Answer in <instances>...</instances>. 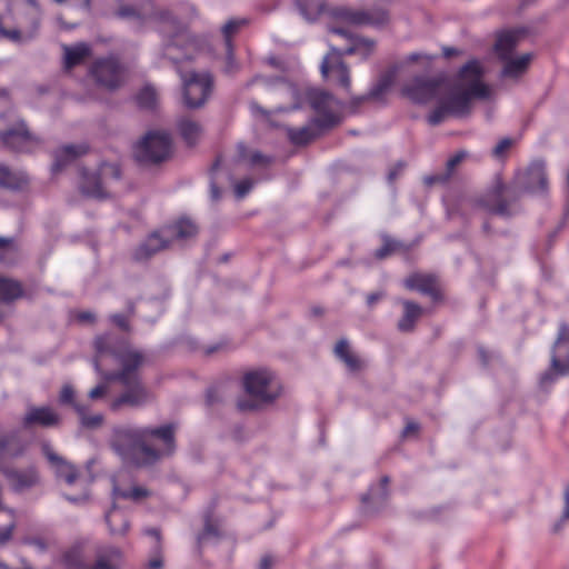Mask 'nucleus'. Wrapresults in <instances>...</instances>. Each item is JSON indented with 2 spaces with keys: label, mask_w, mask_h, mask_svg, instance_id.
Returning a JSON list of instances; mask_svg holds the SVG:
<instances>
[{
  "label": "nucleus",
  "mask_w": 569,
  "mask_h": 569,
  "mask_svg": "<svg viewBox=\"0 0 569 569\" xmlns=\"http://www.w3.org/2000/svg\"><path fill=\"white\" fill-rule=\"evenodd\" d=\"M389 481V477L383 476L379 485L370 486L368 492L361 498L362 503L365 506H368L371 501L377 505L383 503L388 497Z\"/></svg>",
  "instance_id": "36"
},
{
  "label": "nucleus",
  "mask_w": 569,
  "mask_h": 569,
  "mask_svg": "<svg viewBox=\"0 0 569 569\" xmlns=\"http://www.w3.org/2000/svg\"><path fill=\"white\" fill-rule=\"evenodd\" d=\"M437 56H429V54H425V53H420V52H413L411 54H409L407 57V61H410V62H413V61H417L419 59H426L428 61H431L436 58Z\"/></svg>",
  "instance_id": "60"
},
{
  "label": "nucleus",
  "mask_w": 569,
  "mask_h": 569,
  "mask_svg": "<svg viewBox=\"0 0 569 569\" xmlns=\"http://www.w3.org/2000/svg\"><path fill=\"white\" fill-rule=\"evenodd\" d=\"M173 425L160 427L127 428L116 431L111 446L114 452L126 465L137 467L154 463L160 452L146 443L148 438H157L164 443V452L170 455L174 450Z\"/></svg>",
  "instance_id": "4"
},
{
  "label": "nucleus",
  "mask_w": 569,
  "mask_h": 569,
  "mask_svg": "<svg viewBox=\"0 0 569 569\" xmlns=\"http://www.w3.org/2000/svg\"><path fill=\"white\" fill-rule=\"evenodd\" d=\"M405 286L410 290L419 291L430 296L433 300L440 298L436 286V278L430 274L412 273L405 280Z\"/></svg>",
  "instance_id": "25"
},
{
  "label": "nucleus",
  "mask_w": 569,
  "mask_h": 569,
  "mask_svg": "<svg viewBox=\"0 0 569 569\" xmlns=\"http://www.w3.org/2000/svg\"><path fill=\"white\" fill-rule=\"evenodd\" d=\"M521 184L530 193H546L548 191L546 162L541 159L533 160L523 173Z\"/></svg>",
  "instance_id": "18"
},
{
  "label": "nucleus",
  "mask_w": 569,
  "mask_h": 569,
  "mask_svg": "<svg viewBox=\"0 0 569 569\" xmlns=\"http://www.w3.org/2000/svg\"><path fill=\"white\" fill-rule=\"evenodd\" d=\"M41 450L50 466L53 468L57 478L64 479L68 485L76 482L79 476V470L74 465L54 452L49 442H42Z\"/></svg>",
  "instance_id": "19"
},
{
  "label": "nucleus",
  "mask_w": 569,
  "mask_h": 569,
  "mask_svg": "<svg viewBox=\"0 0 569 569\" xmlns=\"http://www.w3.org/2000/svg\"><path fill=\"white\" fill-rule=\"evenodd\" d=\"M532 59L531 53H523L520 57L515 58L511 56L508 59H501L500 61L503 62V68L501 70V77L503 78H519L522 76Z\"/></svg>",
  "instance_id": "27"
},
{
  "label": "nucleus",
  "mask_w": 569,
  "mask_h": 569,
  "mask_svg": "<svg viewBox=\"0 0 569 569\" xmlns=\"http://www.w3.org/2000/svg\"><path fill=\"white\" fill-rule=\"evenodd\" d=\"M121 560V550L111 545H100L96 548V561L92 566L84 565L80 545L72 546L61 557L66 569H119Z\"/></svg>",
  "instance_id": "8"
},
{
  "label": "nucleus",
  "mask_w": 569,
  "mask_h": 569,
  "mask_svg": "<svg viewBox=\"0 0 569 569\" xmlns=\"http://www.w3.org/2000/svg\"><path fill=\"white\" fill-rule=\"evenodd\" d=\"M405 168V162L399 161L389 172H388V181L392 182L398 174L402 171Z\"/></svg>",
  "instance_id": "59"
},
{
  "label": "nucleus",
  "mask_w": 569,
  "mask_h": 569,
  "mask_svg": "<svg viewBox=\"0 0 569 569\" xmlns=\"http://www.w3.org/2000/svg\"><path fill=\"white\" fill-rule=\"evenodd\" d=\"M467 153L466 151H458L457 153H455L452 157H450L446 163V169H447V173H446V178H449L453 170L456 169V167L466 158Z\"/></svg>",
  "instance_id": "49"
},
{
  "label": "nucleus",
  "mask_w": 569,
  "mask_h": 569,
  "mask_svg": "<svg viewBox=\"0 0 569 569\" xmlns=\"http://www.w3.org/2000/svg\"><path fill=\"white\" fill-rule=\"evenodd\" d=\"M256 81H260L267 89L279 90L293 99L299 97L298 87L283 77H256L252 83Z\"/></svg>",
  "instance_id": "29"
},
{
  "label": "nucleus",
  "mask_w": 569,
  "mask_h": 569,
  "mask_svg": "<svg viewBox=\"0 0 569 569\" xmlns=\"http://www.w3.org/2000/svg\"><path fill=\"white\" fill-rule=\"evenodd\" d=\"M248 23V20L244 18H233L226 22V24L221 28L224 46H233L232 44V36L238 32L243 26Z\"/></svg>",
  "instance_id": "42"
},
{
  "label": "nucleus",
  "mask_w": 569,
  "mask_h": 569,
  "mask_svg": "<svg viewBox=\"0 0 569 569\" xmlns=\"http://www.w3.org/2000/svg\"><path fill=\"white\" fill-rule=\"evenodd\" d=\"M177 129L188 146L192 147L197 144L201 134V127L198 122L187 117H181L177 121Z\"/></svg>",
  "instance_id": "30"
},
{
  "label": "nucleus",
  "mask_w": 569,
  "mask_h": 569,
  "mask_svg": "<svg viewBox=\"0 0 569 569\" xmlns=\"http://www.w3.org/2000/svg\"><path fill=\"white\" fill-rule=\"evenodd\" d=\"M239 70V64L234 59L233 46H226V64L223 72L232 76Z\"/></svg>",
  "instance_id": "45"
},
{
  "label": "nucleus",
  "mask_w": 569,
  "mask_h": 569,
  "mask_svg": "<svg viewBox=\"0 0 569 569\" xmlns=\"http://www.w3.org/2000/svg\"><path fill=\"white\" fill-rule=\"evenodd\" d=\"M14 238L0 237V262L9 264L16 254Z\"/></svg>",
  "instance_id": "43"
},
{
  "label": "nucleus",
  "mask_w": 569,
  "mask_h": 569,
  "mask_svg": "<svg viewBox=\"0 0 569 569\" xmlns=\"http://www.w3.org/2000/svg\"><path fill=\"white\" fill-rule=\"evenodd\" d=\"M332 118L325 119H310L308 123L300 128L287 127V136L293 146H306L322 136L326 131L332 128Z\"/></svg>",
  "instance_id": "14"
},
{
  "label": "nucleus",
  "mask_w": 569,
  "mask_h": 569,
  "mask_svg": "<svg viewBox=\"0 0 569 569\" xmlns=\"http://www.w3.org/2000/svg\"><path fill=\"white\" fill-rule=\"evenodd\" d=\"M210 193H211V199L213 201L219 200L221 197L220 189L217 186V183L214 182L213 178L210 181Z\"/></svg>",
  "instance_id": "62"
},
{
  "label": "nucleus",
  "mask_w": 569,
  "mask_h": 569,
  "mask_svg": "<svg viewBox=\"0 0 569 569\" xmlns=\"http://www.w3.org/2000/svg\"><path fill=\"white\" fill-rule=\"evenodd\" d=\"M59 402L61 405H69L73 408L80 419V423L84 428L93 429L99 427L103 421L101 413H89L88 406L76 401V392L71 385H64L59 395Z\"/></svg>",
  "instance_id": "17"
},
{
  "label": "nucleus",
  "mask_w": 569,
  "mask_h": 569,
  "mask_svg": "<svg viewBox=\"0 0 569 569\" xmlns=\"http://www.w3.org/2000/svg\"><path fill=\"white\" fill-rule=\"evenodd\" d=\"M397 246V241L390 238H385L383 244L375 251V257L377 259H382L389 256L392 251H395Z\"/></svg>",
  "instance_id": "46"
},
{
  "label": "nucleus",
  "mask_w": 569,
  "mask_h": 569,
  "mask_svg": "<svg viewBox=\"0 0 569 569\" xmlns=\"http://www.w3.org/2000/svg\"><path fill=\"white\" fill-rule=\"evenodd\" d=\"M221 400L220 397V387L219 386H212L208 388L206 393V402L208 406H212L213 403H217Z\"/></svg>",
  "instance_id": "53"
},
{
  "label": "nucleus",
  "mask_w": 569,
  "mask_h": 569,
  "mask_svg": "<svg viewBox=\"0 0 569 569\" xmlns=\"http://www.w3.org/2000/svg\"><path fill=\"white\" fill-rule=\"evenodd\" d=\"M63 497L66 500H68L69 502L73 503V505H80V503L87 501L89 496L87 492H83L82 495H79V496L64 495Z\"/></svg>",
  "instance_id": "58"
},
{
  "label": "nucleus",
  "mask_w": 569,
  "mask_h": 569,
  "mask_svg": "<svg viewBox=\"0 0 569 569\" xmlns=\"http://www.w3.org/2000/svg\"><path fill=\"white\" fill-rule=\"evenodd\" d=\"M110 171L113 179L119 180L121 178L120 167L116 163L103 162L99 167L98 171L89 172L87 169H81L80 177L81 192L88 197L96 199H104L108 194L104 192L101 183V176Z\"/></svg>",
  "instance_id": "13"
},
{
  "label": "nucleus",
  "mask_w": 569,
  "mask_h": 569,
  "mask_svg": "<svg viewBox=\"0 0 569 569\" xmlns=\"http://www.w3.org/2000/svg\"><path fill=\"white\" fill-rule=\"evenodd\" d=\"M114 16L122 20L143 23L156 20L160 23L159 33L162 38L160 56L171 62L182 81V97L188 109L202 107L210 97L213 78L210 72L190 71L184 73L180 64L193 60L202 50L203 40L192 36L187 26L170 11L154 10L152 0H117Z\"/></svg>",
  "instance_id": "1"
},
{
  "label": "nucleus",
  "mask_w": 569,
  "mask_h": 569,
  "mask_svg": "<svg viewBox=\"0 0 569 569\" xmlns=\"http://www.w3.org/2000/svg\"><path fill=\"white\" fill-rule=\"evenodd\" d=\"M0 141L6 149L14 152H30L37 144L24 121H19L14 128L0 132Z\"/></svg>",
  "instance_id": "16"
},
{
  "label": "nucleus",
  "mask_w": 569,
  "mask_h": 569,
  "mask_svg": "<svg viewBox=\"0 0 569 569\" xmlns=\"http://www.w3.org/2000/svg\"><path fill=\"white\" fill-rule=\"evenodd\" d=\"M156 91L152 87H143L136 96V102L140 109L151 110L156 106Z\"/></svg>",
  "instance_id": "41"
},
{
  "label": "nucleus",
  "mask_w": 569,
  "mask_h": 569,
  "mask_svg": "<svg viewBox=\"0 0 569 569\" xmlns=\"http://www.w3.org/2000/svg\"><path fill=\"white\" fill-rule=\"evenodd\" d=\"M448 113L446 104L442 102L441 106L432 110L428 116V122L431 126H437L442 122L445 116Z\"/></svg>",
  "instance_id": "47"
},
{
  "label": "nucleus",
  "mask_w": 569,
  "mask_h": 569,
  "mask_svg": "<svg viewBox=\"0 0 569 569\" xmlns=\"http://www.w3.org/2000/svg\"><path fill=\"white\" fill-rule=\"evenodd\" d=\"M250 111L253 116H261L263 117L264 119H268L269 116L271 114V111L262 108L261 106H259L257 102H250Z\"/></svg>",
  "instance_id": "56"
},
{
  "label": "nucleus",
  "mask_w": 569,
  "mask_h": 569,
  "mask_svg": "<svg viewBox=\"0 0 569 569\" xmlns=\"http://www.w3.org/2000/svg\"><path fill=\"white\" fill-rule=\"evenodd\" d=\"M529 33L527 27H517L500 32L495 43V52L499 60L513 56L519 41Z\"/></svg>",
  "instance_id": "20"
},
{
  "label": "nucleus",
  "mask_w": 569,
  "mask_h": 569,
  "mask_svg": "<svg viewBox=\"0 0 569 569\" xmlns=\"http://www.w3.org/2000/svg\"><path fill=\"white\" fill-rule=\"evenodd\" d=\"M511 139L510 138H503L501 139L497 146L492 149V154L496 158H501L505 152L511 147Z\"/></svg>",
  "instance_id": "52"
},
{
  "label": "nucleus",
  "mask_w": 569,
  "mask_h": 569,
  "mask_svg": "<svg viewBox=\"0 0 569 569\" xmlns=\"http://www.w3.org/2000/svg\"><path fill=\"white\" fill-rule=\"evenodd\" d=\"M26 543L36 547L40 551H44L47 549L46 541L39 537L28 538V539H26Z\"/></svg>",
  "instance_id": "57"
},
{
  "label": "nucleus",
  "mask_w": 569,
  "mask_h": 569,
  "mask_svg": "<svg viewBox=\"0 0 569 569\" xmlns=\"http://www.w3.org/2000/svg\"><path fill=\"white\" fill-rule=\"evenodd\" d=\"M172 152L171 136L166 131H149L134 146L133 156L140 164H158L166 161Z\"/></svg>",
  "instance_id": "9"
},
{
  "label": "nucleus",
  "mask_w": 569,
  "mask_h": 569,
  "mask_svg": "<svg viewBox=\"0 0 569 569\" xmlns=\"http://www.w3.org/2000/svg\"><path fill=\"white\" fill-rule=\"evenodd\" d=\"M60 422V416L50 407H34L31 406L26 416L23 417L21 425L24 429L31 426H40L44 428L57 426Z\"/></svg>",
  "instance_id": "22"
},
{
  "label": "nucleus",
  "mask_w": 569,
  "mask_h": 569,
  "mask_svg": "<svg viewBox=\"0 0 569 569\" xmlns=\"http://www.w3.org/2000/svg\"><path fill=\"white\" fill-rule=\"evenodd\" d=\"M94 349L92 363L96 372L106 381L119 382L124 389L111 402V409L143 406L149 397L138 371L143 362V355L131 348L127 339L113 333L98 336L94 339Z\"/></svg>",
  "instance_id": "2"
},
{
  "label": "nucleus",
  "mask_w": 569,
  "mask_h": 569,
  "mask_svg": "<svg viewBox=\"0 0 569 569\" xmlns=\"http://www.w3.org/2000/svg\"><path fill=\"white\" fill-rule=\"evenodd\" d=\"M395 73L392 71L383 73L379 80L367 92L370 99L379 100L390 89L393 83Z\"/></svg>",
  "instance_id": "39"
},
{
  "label": "nucleus",
  "mask_w": 569,
  "mask_h": 569,
  "mask_svg": "<svg viewBox=\"0 0 569 569\" xmlns=\"http://www.w3.org/2000/svg\"><path fill=\"white\" fill-rule=\"evenodd\" d=\"M8 477L16 491H22L24 489L31 488L38 481V473L34 469H29L26 471H10L8 472Z\"/></svg>",
  "instance_id": "35"
},
{
  "label": "nucleus",
  "mask_w": 569,
  "mask_h": 569,
  "mask_svg": "<svg viewBox=\"0 0 569 569\" xmlns=\"http://www.w3.org/2000/svg\"><path fill=\"white\" fill-rule=\"evenodd\" d=\"M26 447L20 431H10L0 437V459L19 457L24 452Z\"/></svg>",
  "instance_id": "26"
},
{
  "label": "nucleus",
  "mask_w": 569,
  "mask_h": 569,
  "mask_svg": "<svg viewBox=\"0 0 569 569\" xmlns=\"http://www.w3.org/2000/svg\"><path fill=\"white\" fill-rule=\"evenodd\" d=\"M108 387L106 383H99L89 391V398L92 400L100 399L107 393Z\"/></svg>",
  "instance_id": "54"
},
{
  "label": "nucleus",
  "mask_w": 569,
  "mask_h": 569,
  "mask_svg": "<svg viewBox=\"0 0 569 569\" xmlns=\"http://www.w3.org/2000/svg\"><path fill=\"white\" fill-rule=\"evenodd\" d=\"M368 100H370L368 93L357 96L351 98L348 103L340 101V109L347 111L348 113L355 114L358 112L360 106Z\"/></svg>",
  "instance_id": "44"
},
{
  "label": "nucleus",
  "mask_w": 569,
  "mask_h": 569,
  "mask_svg": "<svg viewBox=\"0 0 569 569\" xmlns=\"http://www.w3.org/2000/svg\"><path fill=\"white\" fill-rule=\"evenodd\" d=\"M110 322L116 325L118 328H120L123 331L129 330V320L128 316L123 313H113L109 317Z\"/></svg>",
  "instance_id": "51"
},
{
  "label": "nucleus",
  "mask_w": 569,
  "mask_h": 569,
  "mask_svg": "<svg viewBox=\"0 0 569 569\" xmlns=\"http://www.w3.org/2000/svg\"><path fill=\"white\" fill-rule=\"evenodd\" d=\"M197 232L196 224L189 219H180L174 224L150 233L133 251L136 261L148 260L158 251L167 248L171 238L187 239Z\"/></svg>",
  "instance_id": "7"
},
{
  "label": "nucleus",
  "mask_w": 569,
  "mask_h": 569,
  "mask_svg": "<svg viewBox=\"0 0 569 569\" xmlns=\"http://www.w3.org/2000/svg\"><path fill=\"white\" fill-rule=\"evenodd\" d=\"M569 373V326L561 322L551 351L550 369L539 379L542 389L550 387L559 377Z\"/></svg>",
  "instance_id": "10"
},
{
  "label": "nucleus",
  "mask_w": 569,
  "mask_h": 569,
  "mask_svg": "<svg viewBox=\"0 0 569 569\" xmlns=\"http://www.w3.org/2000/svg\"><path fill=\"white\" fill-rule=\"evenodd\" d=\"M503 191V184L501 182H497L490 191L477 201L478 206L485 208L489 213L500 217H510L511 213L508 208V203L502 198Z\"/></svg>",
  "instance_id": "21"
},
{
  "label": "nucleus",
  "mask_w": 569,
  "mask_h": 569,
  "mask_svg": "<svg viewBox=\"0 0 569 569\" xmlns=\"http://www.w3.org/2000/svg\"><path fill=\"white\" fill-rule=\"evenodd\" d=\"M335 353L351 371L359 369V361L357 357L351 353L349 342L346 339H341L337 342Z\"/></svg>",
  "instance_id": "38"
},
{
  "label": "nucleus",
  "mask_w": 569,
  "mask_h": 569,
  "mask_svg": "<svg viewBox=\"0 0 569 569\" xmlns=\"http://www.w3.org/2000/svg\"><path fill=\"white\" fill-rule=\"evenodd\" d=\"M565 192H566L565 218H568L569 217V170L567 171V174H566Z\"/></svg>",
  "instance_id": "61"
},
{
  "label": "nucleus",
  "mask_w": 569,
  "mask_h": 569,
  "mask_svg": "<svg viewBox=\"0 0 569 569\" xmlns=\"http://www.w3.org/2000/svg\"><path fill=\"white\" fill-rule=\"evenodd\" d=\"M481 77L482 68L477 59L469 60L460 68L458 82L443 101L449 114L465 117L469 113L471 99L489 98V88L481 81Z\"/></svg>",
  "instance_id": "5"
},
{
  "label": "nucleus",
  "mask_w": 569,
  "mask_h": 569,
  "mask_svg": "<svg viewBox=\"0 0 569 569\" xmlns=\"http://www.w3.org/2000/svg\"><path fill=\"white\" fill-rule=\"evenodd\" d=\"M28 183V177L23 171H12L6 164L0 163V187L12 191L23 189Z\"/></svg>",
  "instance_id": "28"
},
{
  "label": "nucleus",
  "mask_w": 569,
  "mask_h": 569,
  "mask_svg": "<svg viewBox=\"0 0 569 569\" xmlns=\"http://www.w3.org/2000/svg\"><path fill=\"white\" fill-rule=\"evenodd\" d=\"M306 98L312 110L318 114L312 119L331 117L332 128L340 122V118L333 112V107L340 108V100L336 99L333 94L321 89L310 88L306 92Z\"/></svg>",
  "instance_id": "15"
},
{
  "label": "nucleus",
  "mask_w": 569,
  "mask_h": 569,
  "mask_svg": "<svg viewBox=\"0 0 569 569\" xmlns=\"http://www.w3.org/2000/svg\"><path fill=\"white\" fill-rule=\"evenodd\" d=\"M244 390L250 400H239L238 408L242 411L254 410L273 402L279 396V387L274 376L267 369L248 372L243 378Z\"/></svg>",
  "instance_id": "6"
},
{
  "label": "nucleus",
  "mask_w": 569,
  "mask_h": 569,
  "mask_svg": "<svg viewBox=\"0 0 569 569\" xmlns=\"http://www.w3.org/2000/svg\"><path fill=\"white\" fill-rule=\"evenodd\" d=\"M89 150L88 144H66L54 151V162L51 171L53 174L61 171L67 164L76 160L78 157L86 154Z\"/></svg>",
  "instance_id": "24"
},
{
  "label": "nucleus",
  "mask_w": 569,
  "mask_h": 569,
  "mask_svg": "<svg viewBox=\"0 0 569 569\" xmlns=\"http://www.w3.org/2000/svg\"><path fill=\"white\" fill-rule=\"evenodd\" d=\"M14 528L16 523L13 521L6 526H0V547L11 540Z\"/></svg>",
  "instance_id": "50"
},
{
  "label": "nucleus",
  "mask_w": 569,
  "mask_h": 569,
  "mask_svg": "<svg viewBox=\"0 0 569 569\" xmlns=\"http://www.w3.org/2000/svg\"><path fill=\"white\" fill-rule=\"evenodd\" d=\"M106 522L111 535H124L130 526L126 513L116 506L106 513Z\"/></svg>",
  "instance_id": "33"
},
{
  "label": "nucleus",
  "mask_w": 569,
  "mask_h": 569,
  "mask_svg": "<svg viewBox=\"0 0 569 569\" xmlns=\"http://www.w3.org/2000/svg\"><path fill=\"white\" fill-rule=\"evenodd\" d=\"M329 14L341 23V26H330L329 32L346 39L348 44L343 49L331 47V53L337 54L338 61L330 66L329 54L326 56L321 62L320 71L323 78H328L331 71L337 78L339 86L349 91L351 86L350 73L341 58L343 56L358 54L362 59H367L372 53L375 47L372 40L357 37L350 28L359 26L382 27L388 23L389 13L381 8L353 10L347 7H337L331 9Z\"/></svg>",
  "instance_id": "3"
},
{
  "label": "nucleus",
  "mask_w": 569,
  "mask_h": 569,
  "mask_svg": "<svg viewBox=\"0 0 569 569\" xmlns=\"http://www.w3.org/2000/svg\"><path fill=\"white\" fill-rule=\"evenodd\" d=\"M446 86L447 80L443 76H417L403 86L402 94L415 103L423 104L438 98Z\"/></svg>",
  "instance_id": "11"
},
{
  "label": "nucleus",
  "mask_w": 569,
  "mask_h": 569,
  "mask_svg": "<svg viewBox=\"0 0 569 569\" xmlns=\"http://www.w3.org/2000/svg\"><path fill=\"white\" fill-rule=\"evenodd\" d=\"M300 14L309 22L316 21L327 11L326 0H295Z\"/></svg>",
  "instance_id": "31"
},
{
  "label": "nucleus",
  "mask_w": 569,
  "mask_h": 569,
  "mask_svg": "<svg viewBox=\"0 0 569 569\" xmlns=\"http://www.w3.org/2000/svg\"><path fill=\"white\" fill-rule=\"evenodd\" d=\"M272 557L271 556H263L260 560L259 568L260 569H270L272 567Z\"/></svg>",
  "instance_id": "64"
},
{
  "label": "nucleus",
  "mask_w": 569,
  "mask_h": 569,
  "mask_svg": "<svg viewBox=\"0 0 569 569\" xmlns=\"http://www.w3.org/2000/svg\"><path fill=\"white\" fill-rule=\"evenodd\" d=\"M64 67L71 69L80 64L90 54V47L87 43H77L74 46H63Z\"/></svg>",
  "instance_id": "34"
},
{
  "label": "nucleus",
  "mask_w": 569,
  "mask_h": 569,
  "mask_svg": "<svg viewBox=\"0 0 569 569\" xmlns=\"http://www.w3.org/2000/svg\"><path fill=\"white\" fill-rule=\"evenodd\" d=\"M270 161H271L270 157H267V156L262 154L259 151H254L250 156V158H249L250 166H257V164H261V163H269Z\"/></svg>",
  "instance_id": "55"
},
{
  "label": "nucleus",
  "mask_w": 569,
  "mask_h": 569,
  "mask_svg": "<svg viewBox=\"0 0 569 569\" xmlns=\"http://www.w3.org/2000/svg\"><path fill=\"white\" fill-rule=\"evenodd\" d=\"M112 481H113L112 493L116 499L123 498V499H130L133 501H139L142 498L148 497V495H149L148 490L142 487H133L129 490H122L117 485L116 479H112Z\"/></svg>",
  "instance_id": "40"
},
{
  "label": "nucleus",
  "mask_w": 569,
  "mask_h": 569,
  "mask_svg": "<svg viewBox=\"0 0 569 569\" xmlns=\"http://www.w3.org/2000/svg\"><path fill=\"white\" fill-rule=\"evenodd\" d=\"M565 502L562 519H569V486H567L565 490Z\"/></svg>",
  "instance_id": "63"
},
{
  "label": "nucleus",
  "mask_w": 569,
  "mask_h": 569,
  "mask_svg": "<svg viewBox=\"0 0 569 569\" xmlns=\"http://www.w3.org/2000/svg\"><path fill=\"white\" fill-rule=\"evenodd\" d=\"M253 187V181L251 179H242L234 184V194L238 199L243 198L249 193V191Z\"/></svg>",
  "instance_id": "48"
},
{
  "label": "nucleus",
  "mask_w": 569,
  "mask_h": 569,
  "mask_svg": "<svg viewBox=\"0 0 569 569\" xmlns=\"http://www.w3.org/2000/svg\"><path fill=\"white\" fill-rule=\"evenodd\" d=\"M89 72L97 84L108 90L119 88L124 74L122 64L113 54L97 59L91 64Z\"/></svg>",
  "instance_id": "12"
},
{
  "label": "nucleus",
  "mask_w": 569,
  "mask_h": 569,
  "mask_svg": "<svg viewBox=\"0 0 569 569\" xmlns=\"http://www.w3.org/2000/svg\"><path fill=\"white\" fill-rule=\"evenodd\" d=\"M213 509L214 507L211 506L203 512V530L197 536L199 552L208 546L217 545L222 537L218 522L213 518Z\"/></svg>",
  "instance_id": "23"
},
{
  "label": "nucleus",
  "mask_w": 569,
  "mask_h": 569,
  "mask_svg": "<svg viewBox=\"0 0 569 569\" xmlns=\"http://www.w3.org/2000/svg\"><path fill=\"white\" fill-rule=\"evenodd\" d=\"M23 293L21 283L17 280L0 278V301L11 302Z\"/></svg>",
  "instance_id": "37"
},
{
  "label": "nucleus",
  "mask_w": 569,
  "mask_h": 569,
  "mask_svg": "<svg viewBox=\"0 0 569 569\" xmlns=\"http://www.w3.org/2000/svg\"><path fill=\"white\" fill-rule=\"evenodd\" d=\"M403 306V316L398 321L397 328L401 332H409L413 329L416 321L420 317L422 309L419 305L409 301L401 300Z\"/></svg>",
  "instance_id": "32"
}]
</instances>
